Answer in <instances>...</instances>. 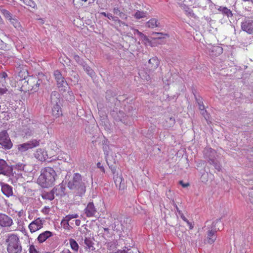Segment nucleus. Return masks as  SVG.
Returning a JSON list of instances; mask_svg holds the SVG:
<instances>
[{
	"instance_id": "f257e3e1",
	"label": "nucleus",
	"mask_w": 253,
	"mask_h": 253,
	"mask_svg": "<svg viewBox=\"0 0 253 253\" xmlns=\"http://www.w3.org/2000/svg\"><path fill=\"white\" fill-rule=\"evenodd\" d=\"M88 181L79 173L74 174L73 177L67 184L68 188L71 191L75 197L82 198L85 193Z\"/></svg>"
},
{
	"instance_id": "f03ea898",
	"label": "nucleus",
	"mask_w": 253,
	"mask_h": 253,
	"mask_svg": "<svg viewBox=\"0 0 253 253\" xmlns=\"http://www.w3.org/2000/svg\"><path fill=\"white\" fill-rule=\"evenodd\" d=\"M56 176L55 170L50 167H46L42 170L38 179V183L42 187H50L54 184Z\"/></svg>"
},
{
	"instance_id": "7ed1b4c3",
	"label": "nucleus",
	"mask_w": 253,
	"mask_h": 253,
	"mask_svg": "<svg viewBox=\"0 0 253 253\" xmlns=\"http://www.w3.org/2000/svg\"><path fill=\"white\" fill-rule=\"evenodd\" d=\"M8 253H21L22 247L19 237L15 234H9L5 240Z\"/></svg>"
},
{
	"instance_id": "20e7f679",
	"label": "nucleus",
	"mask_w": 253,
	"mask_h": 253,
	"mask_svg": "<svg viewBox=\"0 0 253 253\" xmlns=\"http://www.w3.org/2000/svg\"><path fill=\"white\" fill-rule=\"evenodd\" d=\"M27 82L29 85L28 90L33 92L38 91L40 87H45L49 83L47 77L44 75H42L41 78L38 80L33 78H30Z\"/></svg>"
},
{
	"instance_id": "39448f33",
	"label": "nucleus",
	"mask_w": 253,
	"mask_h": 253,
	"mask_svg": "<svg viewBox=\"0 0 253 253\" xmlns=\"http://www.w3.org/2000/svg\"><path fill=\"white\" fill-rule=\"evenodd\" d=\"M217 224L222 225L220 218L216 219L215 221L213 222L211 229L208 231L207 241L210 244H212L215 241L217 237L216 233L220 230L219 227H217L218 226Z\"/></svg>"
},
{
	"instance_id": "423d86ee",
	"label": "nucleus",
	"mask_w": 253,
	"mask_h": 253,
	"mask_svg": "<svg viewBox=\"0 0 253 253\" xmlns=\"http://www.w3.org/2000/svg\"><path fill=\"white\" fill-rule=\"evenodd\" d=\"M0 145L5 149H10L12 147V143L6 130L0 132Z\"/></svg>"
},
{
	"instance_id": "0eeeda50",
	"label": "nucleus",
	"mask_w": 253,
	"mask_h": 253,
	"mask_svg": "<svg viewBox=\"0 0 253 253\" xmlns=\"http://www.w3.org/2000/svg\"><path fill=\"white\" fill-rule=\"evenodd\" d=\"M54 76L59 89L62 91H65L68 87V84L64 78L62 76L61 72L59 70L55 71Z\"/></svg>"
},
{
	"instance_id": "6e6552de",
	"label": "nucleus",
	"mask_w": 253,
	"mask_h": 253,
	"mask_svg": "<svg viewBox=\"0 0 253 253\" xmlns=\"http://www.w3.org/2000/svg\"><path fill=\"white\" fill-rule=\"evenodd\" d=\"M241 29L249 34L253 33V18L252 17H245L241 22Z\"/></svg>"
},
{
	"instance_id": "1a4fd4ad",
	"label": "nucleus",
	"mask_w": 253,
	"mask_h": 253,
	"mask_svg": "<svg viewBox=\"0 0 253 253\" xmlns=\"http://www.w3.org/2000/svg\"><path fill=\"white\" fill-rule=\"evenodd\" d=\"M103 149L105 155L107 163L111 171L114 173L116 170L115 161L113 160V157L109 155V147L107 144H103Z\"/></svg>"
},
{
	"instance_id": "9d476101",
	"label": "nucleus",
	"mask_w": 253,
	"mask_h": 253,
	"mask_svg": "<svg viewBox=\"0 0 253 253\" xmlns=\"http://www.w3.org/2000/svg\"><path fill=\"white\" fill-rule=\"evenodd\" d=\"M13 224L11 217L6 214L0 213V226L2 227H10Z\"/></svg>"
},
{
	"instance_id": "9b49d317",
	"label": "nucleus",
	"mask_w": 253,
	"mask_h": 253,
	"mask_svg": "<svg viewBox=\"0 0 253 253\" xmlns=\"http://www.w3.org/2000/svg\"><path fill=\"white\" fill-rule=\"evenodd\" d=\"M42 225L43 223L42 219L40 218H38L29 225V228L30 232L33 233L41 229L42 227Z\"/></svg>"
},
{
	"instance_id": "f8f14e48",
	"label": "nucleus",
	"mask_w": 253,
	"mask_h": 253,
	"mask_svg": "<svg viewBox=\"0 0 253 253\" xmlns=\"http://www.w3.org/2000/svg\"><path fill=\"white\" fill-rule=\"evenodd\" d=\"M12 172V168L2 159H0V174L9 175Z\"/></svg>"
},
{
	"instance_id": "ddd939ff",
	"label": "nucleus",
	"mask_w": 253,
	"mask_h": 253,
	"mask_svg": "<svg viewBox=\"0 0 253 253\" xmlns=\"http://www.w3.org/2000/svg\"><path fill=\"white\" fill-rule=\"evenodd\" d=\"M159 65V61L157 58L153 57L150 58L148 62L146 64V68L149 72L154 71Z\"/></svg>"
},
{
	"instance_id": "4468645a",
	"label": "nucleus",
	"mask_w": 253,
	"mask_h": 253,
	"mask_svg": "<svg viewBox=\"0 0 253 253\" xmlns=\"http://www.w3.org/2000/svg\"><path fill=\"white\" fill-rule=\"evenodd\" d=\"M86 216L88 217L95 216L97 210L92 202H89L84 209Z\"/></svg>"
},
{
	"instance_id": "2eb2a0df",
	"label": "nucleus",
	"mask_w": 253,
	"mask_h": 253,
	"mask_svg": "<svg viewBox=\"0 0 253 253\" xmlns=\"http://www.w3.org/2000/svg\"><path fill=\"white\" fill-rule=\"evenodd\" d=\"M112 172L114 175L113 178L116 186H119V189H124L125 187V181L122 175H119L118 173H116V171H115L114 173L112 171Z\"/></svg>"
},
{
	"instance_id": "dca6fc26",
	"label": "nucleus",
	"mask_w": 253,
	"mask_h": 253,
	"mask_svg": "<svg viewBox=\"0 0 253 253\" xmlns=\"http://www.w3.org/2000/svg\"><path fill=\"white\" fill-rule=\"evenodd\" d=\"M1 190L2 193L7 197H9L13 195V188L10 185L1 183Z\"/></svg>"
},
{
	"instance_id": "f3484780",
	"label": "nucleus",
	"mask_w": 253,
	"mask_h": 253,
	"mask_svg": "<svg viewBox=\"0 0 253 253\" xmlns=\"http://www.w3.org/2000/svg\"><path fill=\"white\" fill-rule=\"evenodd\" d=\"M66 188L63 184L55 186L52 190L56 196H63L65 195Z\"/></svg>"
},
{
	"instance_id": "a211bd4d",
	"label": "nucleus",
	"mask_w": 253,
	"mask_h": 253,
	"mask_svg": "<svg viewBox=\"0 0 253 253\" xmlns=\"http://www.w3.org/2000/svg\"><path fill=\"white\" fill-rule=\"evenodd\" d=\"M35 157L40 161H44L47 157L46 152L43 149H38L34 154Z\"/></svg>"
},
{
	"instance_id": "6ab92c4d",
	"label": "nucleus",
	"mask_w": 253,
	"mask_h": 253,
	"mask_svg": "<svg viewBox=\"0 0 253 253\" xmlns=\"http://www.w3.org/2000/svg\"><path fill=\"white\" fill-rule=\"evenodd\" d=\"M52 235L53 234L51 232L46 231L40 234L39 235L37 240L39 243H42L45 241L48 238L51 237Z\"/></svg>"
},
{
	"instance_id": "aec40b11",
	"label": "nucleus",
	"mask_w": 253,
	"mask_h": 253,
	"mask_svg": "<svg viewBox=\"0 0 253 253\" xmlns=\"http://www.w3.org/2000/svg\"><path fill=\"white\" fill-rule=\"evenodd\" d=\"M41 140L40 139H34L30 140L25 143L28 149H33L40 145Z\"/></svg>"
},
{
	"instance_id": "412c9836",
	"label": "nucleus",
	"mask_w": 253,
	"mask_h": 253,
	"mask_svg": "<svg viewBox=\"0 0 253 253\" xmlns=\"http://www.w3.org/2000/svg\"><path fill=\"white\" fill-rule=\"evenodd\" d=\"M52 113L55 118H58L62 115L61 109L58 104H53L52 108Z\"/></svg>"
},
{
	"instance_id": "4be33fe9",
	"label": "nucleus",
	"mask_w": 253,
	"mask_h": 253,
	"mask_svg": "<svg viewBox=\"0 0 253 253\" xmlns=\"http://www.w3.org/2000/svg\"><path fill=\"white\" fill-rule=\"evenodd\" d=\"M59 94L57 91H52L50 94V100L51 103L53 104H58L60 102Z\"/></svg>"
},
{
	"instance_id": "5701e85b",
	"label": "nucleus",
	"mask_w": 253,
	"mask_h": 253,
	"mask_svg": "<svg viewBox=\"0 0 253 253\" xmlns=\"http://www.w3.org/2000/svg\"><path fill=\"white\" fill-rule=\"evenodd\" d=\"M131 219L129 217H125L123 215L122 218L120 219L119 222L122 226V229H124L125 228H127V224H130Z\"/></svg>"
},
{
	"instance_id": "b1692460",
	"label": "nucleus",
	"mask_w": 253,
	"mask_h": 253,
	"mask_svg": "<svg viewBox=\"0 0 253 253\" xmlns=\"http://www.w3.org/2000/svg\"><path fill=\"white\" fill-rule=\"evenodd\" d=\"M146 26L150 28H154L160 27V23L155 18H152L146 23Z\"/></svg>"
},
{
	"instance_id": "393cba45",
	"label": "nucleus",
	"mask_w": 253,
	"mask_h": 253,
	"mask_svg": "<svg viewBox=\"0 0 253 253\" xmlns=\"http://www.w3.org/2000/svg\"><path fill=\"white\" fill-rule=\"evenodd\" d=\"M218 10L220 11L222 14L227 16L228 17H230L233 16L232 11L226 7L219 6Z\"/></svg>"
},
{
	"instance_id": "a878e982",
	"label": "nucleus",
	"mask_w": 253,
	"mask_h": 253,
	"mask_svg": "<svg viewBox=\"0 0 253 253\" xmlns=\"http://www.w3.org/2000/svg\"><path fill=\"white\" fill-rule=\"evenodd\" d=\"M42 197L43 199L52 201L54 199V194L52 192V190L50 192H44L42 194Z\"/></svg>"
},
{
	"instance_id": "bb28decb",
	"label": "nucleus",
	"mask_w": 253,
	"mask_h": 253,
	"mask_svg": "<svg viewBox=\"0 0 253 253\" xmlns=\"http://www.w3.org/2000/svg\"><path fill=\"white\" fill-rule=\"evenodd\" d=\"M117 116L116 118V120L117 121H119L124 124L127 123V122L126 121V116L123 111H120L117 114Z\"/></svg>"
},
{
	"instance_id": "cd10ccee",
	"label": "nucleus",
	"mask_w": 253,
	"mask_h": 253,
	"mask_svg": "<svg viewBox=\"0 0 253 253\" xmlns=\"http://www.w3.org/2000/svg\"><path fill=\"white\" fill-rule=\"evenodd\" d=\"M82 67H83L84 70L90 77H93L95 76V72L90 67L87 65L86 63H85Z\"/></svg>"
},
{
	"instance_id": "c85d7f7f",
	"label": "nucleus",
	"mask_w": 253,
	"mask_h": 253,
	"mask_svg": "<svg viewBox=\"0 0 253 253\" xmlns=\"http://www.w3.org/2000/svg\"><path fill=\"white\" fill-rule=\"evenodd\" d=\"M208 162L210 165H212L214 166L215 169L218 171H220L221 169V166L217 160L213 158H209Z\"/></svg>"
},
{
	"instance_id": "c756f323",
	"label": "nucleus",
	"mask_w": 253,
	"mask_h": 253,
	"mask_svg": "<svg viewBox=\"0 0 253 253\" xmlns=\"http://www.w3.org/2000/svg\"><path fill=\"white\" fill-rule=\"evenodd\" d=\"M69 243L72 250L76 252L78 251L79 246L77 242L74 239L72 238L70 239Z\"/></svg>"
},
{
	"instance_id": "7c9ffc66",
	"label": "nucleus",
	"mask_w": 253,
	"mask_h": 253,
	"mask_svg": "<svg viewBox=\"0 0 253 253\" xmlns=\"http://www.w3.org/2000/svg\"><path fill=\"white\" fill-rule=\"evenodd\" d=\"M148 13L147 11L137 10L134 14V17L136 19H140L146 17Z\"/></svg>"
},
{
	"instance_id": "2f4dec72",
	"label": "nucleus",
	"mask_w": 253,
	"mask_h": 253,
	"mask_svg": "<svg viewBox=\"0 0 253 253\" xmlns=\"http://www.w3.org/2000/svg\"><path fill=\"white\" fill-rule=\"evenodd\" d=\"M122 215L117 211H112L110 213V217L114 220H118L119 221L120 219L122 218Z\"/></svg>"
},
{
	"instance_id": "473e14b6",
	"label": "nucleus",
	"mask_w": 253,
	"mask_h": 253,
	"mask_svg": "<svg viewBox=\"0 0 253 253\" xmlns=\"http://www.w3.org/2000/svg\"><path fill=\"white\" fill-rule=\"evenodd\" d=\"M78 217V215L77 214H69L66 216L65 218L62 220L61 223H63L64 222H65L67 223L68 225H69V221L73 219V218H76Z\"/></svg>"
},
{
	"instance_id": "72a5a7b5",
	"label": "nucleus",
	"mask_w": 253,
	"mask_h": 253,
	"mask_svg": "<svg viewBox=\"0 0 253 253\" xmlns=\"http://www.w3.org/2000/svg\"><path fill=\"white\" fill-rule=\"evenodd\" d=\"M9 21L15 28L18 29L20 28V24L15 17H12Z\"/></svg>"
},
{
	"instance_id": "f704fd0d",
	"label": "nucleus",
	"mask_w": 253,
	"mask_h": 253,
	"mask_svg": "<svg viewBox=\"0 0 253 253\" xmlns=\"http://www.w3.org/2000/svg\"><path fill=\"white\" fill-rule=\"evenodd\" d=\"M0 10L3 15L6 18L8 21L13 17L11 13L7 10L6 9L1 8Z\"/></svg>"
},
{
	"instance_id": "c9c22d12",
	"label": "nucleus",
	"mask_w": 253,
	"mask_h": 253,
	"mask_svg": "<svg viewBox=\"0 0 253 253\" xmlns=\"http://www.w3.org/2000/svg\"><path fill=\"white\" fill-rule=\"evenodd\" d=\"M223 49L221 47L219 46H213L211 49L212 52H215V55L217 56L220 55L222 53Z\"/></svg>"
},
{
	"instance_id": "e433bc0d",
	"label": "nucleus",
	"mask_w": 253,
	"mask_h": 253,
	"mask_svg": "<svg viewBox=\"0 0 253 253\" xmlns=\"http://www.w3.org/2000/svg\"><path fill=\"white\" fill-rule=\"evenodd\" d=\"M17 149L21 153L25 152L29 150L25 143L18 145Z\"/></svg>"
},
{
	"instance_id": "4c0bfd02",
	"label": "nucleus",
	"mask_w": 253,
	"mask_h": 253,
	"mask_svg": "<svg viewBox=\"0 0 253 253\" xmlns=\"http://www.w3.org/2000/svg\"><path fill=\"white\" fill-rule=\"evenodd\" d=\"M152 35L154 37L153 38L154 39H162L164 37H161V36H168V35L167 34H164L163 33H158V32H153L152 34Z\"/></svg>"
},
{
	"instance_id": "58836bf2",
	"label": "nucleus",
	"mask_w": 253,
	"mask_h": 253,
	"mask_svg": "<svg viewBox=\"0 0 253 253\" xmlns=\"http://www.w3.org/2000/svg\"><path fill=\"white\" fill-rule=\"evenodd\" d=\"M84 244L86 245V247L90 249L91 248H93V243L89 238H85L84 241Z\"/></svg>"
},
{
	"instance_id": "ea45409f",
	"label": "nucleus",
	"mask_w": 253,
	"mask_h": 253,
	"mask_svg": "<svg viewBox=\"0 0 253 253\" xmlns=\"http://www.w3.org/2000/svg\"><path fill=\"white\" fill-rule=\"evenodd\" d=\"M23 2L28 6L34 8L36 4L33 0H22Z\"/></svg>"
},
{
	"instance_id": "a19ab883",
	"label": "nucleus",
	"mask_w": 253,
	"mask_h": 253,
	"mask_svg": "<svg viewBox=\"0 0 253 253\" xmlns=\"http://www.w3.org/2000/svg\"><path fill=\"white\" fill-rule=\"evenodd\" d=\"M74 59L79 64L81 65L82 66L85 63L83 60V59L80 58V56L78 55H74Z\"/></svg>"
},
{
	"instance_id": "79ce46f5",
	"label": "nucleus",
	"mask_w": 253,
	"mask_h": 253,
	"mask_svg": "<svg viewBox=\"0 0 253 253\" xmlns=\"http://www.w3.org/2000/svg\"><path fill=\"white\" fill-rule=\"evenodd\" d=\"M208 173L207 172H204L201 176V180L202 182L206 183L208 181Z\"/></svg>"
},
{
	"instance_id": "37998d69",
	"label": "nucleus",
	"mask_w": 253,
	"mask_h": 253,
	"mask_svg": "<svg viewBox=\"0 0 253 253\" xmlns=\"http://www.w3.org/2000/svg\"><path fill=\"white\" fill-rule=\"evenodd\" d=\"M29 251V253H39V252L36 249L35 246L33 245L30 246Z\"/></svg>"
},
{
	"instance_id": "c03bdc74",
	"label": "nucleus",
	"mask_w": 253,
	"mask_h": 253,
	"mask_svg": "<svg viewBox=\"0 0 253 253\" xmlns=\"http://www.w3.org/2000/svg\"><path fill=\"white\" fill-rule=\"evenodd\" d=\"M24 132L25 135L26 136H31L34 134L33 130L29 128H27L26 129H25Z\"/></svg>"
},
{
	"instance_id": "a18cd8bd",
	"label": "nucleus",
	"mask_w": 253,
	"mask_h": 253,
	"mask_svg": "<svg viewBox=\"0 0 253 253\" xmlns=\"http://www.w3.org/2000/svg\"><path fill=\"white\" fill-rule=\"evenodd\" d=\"M25 166L22 164H17L15 165V169L19 170L24 169Z\"/></svg>"
},
{
	"instance_id": "49530a36",
	"label": "nucleus",
	"mask_w": 253,
	"mask_h": 253,
	"mask_svg": "<svg viewBox=\"0 0 253 253\" xmlns=\"http://www.w3.org/2000/svg\"><path fill=\"white\" fill-rule=\"evenodd\" d=\"M134 34H137L138 36H139L140 37H145V36L141 32H140V31H139L137 29H134Z\"/></svg>"
},
{
	"instance_id": "de8ad7c7",
	"label": "nucleus",
	"mask_w": 253,
	"mask_h": 253,
	"mask_svg": "<svg viewBox=\"0 0 253 253\" xmlns=\"http://www.w3.org/2000/svg\"><path fill=\"white\" fill-rule=\"evenodd\" d=\"M201 113L202 115L205 117V118L207 120L209 116H208L207 111L203 109V110H201Z\"/></svg>"
},
{
	"instance_id": "09e8293b",
	"label": "nucleus",
	"mask_w": 253,
	"mask_h": 253,
	"mask_svg": "<svg viewBox=\"0 0 253 253\" xmlns=\"http://www.w3.org/2000/svg\"><path fill=\"white\" fill-rule=\"evenodd\" d=\"M106 93V97L107 99H110V97L109 96L110 95H115L114 93H113V92H112V91L111 90H107Z\"/></svg>"
},
{
	"instance_id": "8fccbe9b",
	"label": "nucleus",
	"mask_w": 253,
	"mask_h": 253,
	"mask_svg": "<svg viewBox=\"0 0 253 253\" xmlns=\"http://www.w3.org/2000/svg\"><path fill=\"white\" fill-rule=\"evenodd\" d=\"M249 197L251 202L253 203V191H251L249 193Z\"/></svg>"
},
{
	"instance_id": "3c124183",
	"label": "nucleus",
	"mask_w": 253,
	"mask_h": 253,
	"mask_svg": "<svg viewBox=\"0 0 253 253\" xmlns=\"http://www.w3.org/2000/svg\"><path fill=\"white\" fill-rule=\"evenodd\" d=\"M118 16H119L123 19H126L127 18V15L122 11L121 13H119V15Z\"/></svg>"
},
{
	"instance_id": "603ef678",
	"label": "nucleus",
	"mask_w": 253,
	"mask_h": 253,
	"mask_svg": "<svg viewBox=\"0 0 253 253\" xmlns=\"http://www.w3.org/2000/svg\"><path fill=\"white\" fill-rule=\"evenodd\" d=\"M113 12L114 14L119 15V13H121V11H120V10H119V9L118 7H115L113 9Z\"/></svg>"
},
{
	"instance_id": "864d4df0",
	"label": "nucleus",
	"mask_w": 253,
	"mask_h": 253,
	"mask_svg": "<svg viewBox=\"0 0 253 253\" xmlns=\"http://www.w3.org/2000/svg\"><path fill=\"white\" fill-rule=\"evenodd\" d=\"M199 105V108L200 110H203V109H205L204 106L202 102H201L200 100L198 101Z\"/></svg>"
},
{
	"instance_id": "5fc2aeb1",
	"label": "nucleus",
	"mask_w": 253,
	"mask_h": 253,
	"mask_svg": "<svg viewBox=\"0 0 253 253\" xmlns=\"http://www.w3.org/2000/svg\"><path fill=\"white\" fill-rule=\"evenodd\" d=\"M187 15L190 17H195V15L192 10H190L189 11H187Z\"/></svg>"
},
{
	"instance_id": "6e6d98bb",
	"label": "nucleus",
	"mask_w": 253,
	"mask_h": 253,
	"mask_svg": "<svg viewBox=\"0 0 253 253\" xmlns=\"http://www.w3.org/2000/svg\"><path fill=\"white\" fill-rule=\"evenodd\" d=\"M7 76V74L5 72H2L0 74V78L2 79H5Z\"/></svg>"
},
{
	"instance_id": "4d7b16f0",
	"label": "nucleus",
	"mask_w": 253,
	"mask_h": 253,
	"mask_svg": "<svg viewBox=\"0 0 253 253\" xmlns=\"http://www.w3.org/2000/svg\"><path fill=\"white\" fill-rule=\"evenodd\" d=\"M7 89L6 87L1 88L0 87V93L4 94L7 91Z\"/></svg>"
},
{
	"instance_id": "13d9d810",
	"label": "nucleus",
	"mask_w": 253,
	"mask_h": 253,
	"mask_svg": "<svg viewBox=\"0 0 253 253\" xmlns=\"http://www.w3.org/2000/svg\"><path fill=\"white\" fill-rule=\"evenodd\" d=\"M112 20L115 22H118V23H121V20L116 16H114Z\"/></svg>"
},
{
	"instance_id": "bf43d9fd",
	"label": "nucleus",
	"mask_w": 253,
	"mask_h": 253,
	"mask_svg": "<svg viewBox=\"0 0 253 253\" xmlns=\"http://www.w3.org/2000/svg\"><path fill=\"white\" fill-rule=\"evenodd\" d=\"M187 225L189 226V229L191 230L193 228V225H192V223L190 222H189L188 220L187 221H185Z\"/></svg>"
},
{
	"instance_id": "052dcab7",
	"label": "nucleus",
	"mask_w": 253,
	"mask_h": 253,
	"mask_svg": "<svg viewBox=\"0 0 253 253\" xmlns=\"http://www.w3.org/2000/svg\"><path fill=\"white\" fill-rule=\"evenodd\" d=\"M179 183L183 187H186L189 186V183H184L182 181H180Z\"/></svg>"
},
{
	"instance_id": "680f3d73",
	"label": "nucleus",
	"mask_w": 253,
	"mask_h": 253,
	"mask_svg": "<svg viewBox=\"0 0 253 253\" xmlns=\"http://www.w3.org/2000/svg\"><path fill=\"white\" fill-rule=\"evenodd\" d=\"M97 167L98 168H100L103 172H104V168L101 166V163L98 162L97 164Z\"/></svg>"
},
{
	"instance_id": "e2e57ef3",
	"label": "nucleus",
	"mask_w": 253,
	"mask_h": 253,
	"mask_svg": "<svg viewBox=\"0 0 253 253\" xmlns=\"http://www.w3.org/2000/svg\"><path fill=\"white\" fill-rule=\"evenodd\" d=\"M113 17H114V16L112 15V14H111V13H107V17L109 19H110V20L112 19V18H113Z\"/></svg>"
},
{
	"instance_id": "0e129e2a",
	"label": "nucleus",
	"mask_w": 253,
	"mask_h": 253,
	"mask_svg": "<svg viewBox=\"0 0 253 253\" xmlns=\"http://www.w3.org/2000/svg\"><path fill=\"white\" fill-rule=\"evenodd\" d=\"M180 217L183 220H184V221H187V219L184 216V215H183L182 212L181 213V215Z\"/></svg>"
},
{
	"instance_id": "69168bd1",
	"label": "nucleus",
	"mask_w": 253,
	"mask_h": 253,
	"mask_svg": "<svg viewBox=\"0 0 253 253\" xmlns=\"http://www.w3.org/2000/svg\"><path fill=\"white\" fill-rule=\"evenodd\" d=\"M100 14L105 17H107V13H106L105 12H100Z\"/></svg>"
},
{
	"instance_id": "338daca9",
	"label": "nucleus",
	"mask_w": 253,
	"mask_h": 253,
	"mask_svg": "<svg viewBox=\"0 0 253 253\" xmlns=\"http://www.w3.org/2000/svg\"><path fill=\"white\" fill-rule=\"evenodd\" d=\"M80 222H81V221H80V220H79V219L76 220V222H75L77 226L80 225Z\"/></svg>"
},
{
	"instance_id": "774afa93",
	"label": "nucleus",
	"mask_w": 253,
	"mask_h": 253,
	"mask_svg": "<svg viewBox=\"0 0 253 253\" xmlns=\"http://www.w3.org/2000/svg\"><path fill=\"white\" fill-rule=\"evenodd\" d=\"M169 121L172 122V124H174L175 123V120L173 118H172V117L169 118Z\"/></svg>"
}]
</instances>
